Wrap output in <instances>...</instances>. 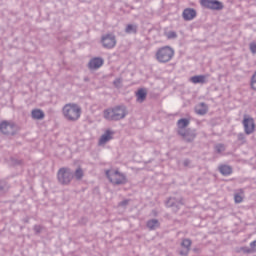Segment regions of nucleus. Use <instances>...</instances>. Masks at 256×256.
Wrapping results in <instances>:
<instances>
[{"label": "nucleus", "instance_id": "2f4dec72", "mask_svg": "<svg viewBox=\"0 0 256 256\" xmlns=\"http://www.w3.org/2000/svg\"><path fill=\"white\" fill-rule=\"evenodd\" d=\"M250 249L252 253H256V240L250 243Z\"/></svg>", "mask_w": 256, "mask_h": 256}, {"label": "nucleus", "instance_id": "c9c22d12", "mask_svg": "<svg viewBox=\"0 0 256 256\" xmlns=\"http://www.w3.org/2000/svg\"><path fill=\"white\" fill-rule=\"evenodd\" d=\"M180 255H189V251L187 250H181Z\"/></svg>", "mask_w": 256, "mask_h": 256}, {"label": "nucleus", "instance_id": "a211bd4d", "mask_svg": "<svg viewBox=\"0 0 256 256\" xmlns=\"http://www.w3.org/2000/svg\"><path fill=\"white\" fill-rule=\"evenodd\" d=\"M190 81L192 83H194V85H197L198 83L203 85V84L207 83V76H205V75L192 76L190 78Z\"/></svg>", "mask_w": 256, "mask_h": 256}, {"label": "nucleus", "instance_id": "5701e85b", "mask_svg": "<svg viewBox=\"0 0 256 256\" xmlns=\"http://www.w3.org/2000/svg\"><path fill=\"white\" fill-rule=\"evenodd\" d=\"M85 173L83 172V169L81 167L77 168L73 174V177H75V179L77 181H81V179H83Z\"/></svg>", "mask_w": 256, "mask_h": 256}, {"label": "nucleus", "instance_id": "39448f33", "mask_svg": "<svg viewBox=\"0 0 256 256\" xmlns=\"http://www.w3.org/2000/svg\"><path fill=\"white\" fill-rule=\"evenodd\" d=\"M57 179L60 185H70L73 181V171L70 168H60L57 173Z\"/></svg>", "mask_w": 256, "mask_h": 256}, {"label": "nucleus", "instance_id": "412c9836", "mask_svg": "<svg viewBox=\"0 0 256 256\" xmlns=\"http://www.w3.org/2000/svg\"><path fill=\"white\" fill-rule=\"evenodd\" d=\"M137 29H139L137 24H128L126 25L125 33L128 35H136Z\"/></svg>", "mask_w": 256, "mask_h": 256}, {"label": "nucleus", "instance_id": "72a5a7b5", "mask_svg": "<svg viewBox=\"0 0 256 256\" xmlns=\"http://www.w3.org/2000/svg\"><path fill=\"white\" fill-rule=\"evenodd\" d=\"M113 83L116 87H120L122 80L121 78H116Z\"/></svg>", "mask_w": 256, "mask_h": 256}, {"label": "nucleus", "instance_id": "7c9ffc66", "mask_svg": "<svg viewBox=\"0 0 256 256\" xmlns=\"http://www.w3.org/2000/svg\"><path fill=\"white\" fill-rule=\"evenodd\" d=\"M34 231H35L36 234L41 233V231H43V226H41V225H35V226H34Z\"/></svg>", "mask_w": 256, "mask_h": 256}, {"label": "nucleus", "instance_id": "c85d7f7f", "mask_svg": "<svg viewBox=\"0 0 256 256\" xmlns=\"http://www.w3.org/2000/svg\"><path fill=\"white\" fill-rule=\"evenodd\" d=\"M251 87L254 91H256V72L253 74L251 78Z\"/></svg>", "mask_w": 256, "mask_h": 256}, {"label": "nucleus", "instance_id": "c756f323", "mask_svg": "<svg viewBox=\"0 0 256 256\" xmlns=\"http://www.w3.org/2000/svg\"><path fill=\"white\" fill-rule=\"evenodd\" d=\"M249 49H250L251 53H253V55H255L256 54V42L250 43Z\"/></svg>", "mask_w": 256, "mask_h": 256}, {"label": "nucleus", "instance_id": "9d476101", "mask_svg": "<svg viewBox=\"0 0 256 256\" xmlns=\"http://www.w3.org/2000/svg\"><path fill=\"white\" fill-rule=\"evenodd\" d=\"M177 133L183 138L184 141H186V143H192V141H195V137H197V132L189 128L184 131H177Z\"/></svg>", "mask_w": 256, "mask_h": 256}, {"label": "nucleus", "instance_id": "f8f14e48", "mask_svg": "<svg viewBox=\"0 0 256 256\" xmlns=\"http://www.w3.org/2000/svg\"><path fill=\"white\" fill-rule=\"evenodd\" d=\"M182 17L184 21H193L197 17V11L193 8H186L183 10Z\"/></svg>", "mask_w": 256, "mask_h": 256}, {"label": "nucleus", "instance_id": "393cba45", "mask_svg": "<svg viewBox=\"0 0 256 256\" xmlns=\"http://www.w3.org/2000/svg\"><path fill=\"white\" fill-rule=\"evenodd\" d=\"M182 247H184L185 250L190 251L191 250V240L190 239H184L181 243Z\"/></svg>", "mask_w": 256, "mask_h": 256}, {"label": "nucleus", "instance_id": "cd10ccee", "mask_svg": "<svg viewBox=\"0 0 256 256\" xmlns=\"http://www.w3.org/2000/svg\"><path fill=\"white\" fill-rule=\"evenodd\" d=\"M167 39H177V32L175 31H168L165 33Z\"/></svg>", "mask_w": 256, "mask_h": 256}, {"label": "nucleus", "instance_id": "aec40b11", "mask_svg": "<svg viewBox=\"0 0 256 256\" xmlns=\"http://www.w3.org/2000/svg\"><path fill=\"white\" fill-rule=\"evenodd\" d=\"M207 111H209V108L207 107V104L203 102L196 107L197 115H206Z\"/></svg>", "mask_w": 256, "mask_h": 256}, {"label": "nucleus", "instance_id": "7ed1b4c3", "mask_svg": "<svg viewBox=\"0 0 256 256\" xmlns=\"http://www.w3.org/2000/svg\"><path fill=\"white\" fill-rule=\"evenodd\" d=\"M155 56L158 63H169L175 57V50L171 46H163L157 50Z\"/></svg>", "mask_w": 256, "mask_h": 256}, {"label": "nucleus", "instance_id": "473e14b6", "mask_svg": "<svg viewBox=\"0 0 256 256\" xmlns=\"http://www.w3.org/2000/svg\"><path fill=\"white\" fill-rule=\"evenodd\" d=\"M129 205V199L123 200L119 203L120 207H127Z\"/></svg>", "mask_w": 256, "mask_h": 256}, {"label": "nucleus", "instance_id": "2eb2a0df", "mask_svg": "<svg viewBox=\"0 0 256 256\" xmlns=\"http://www.w3.org/2000/svg\"><path fill=\"white\" fill-rule=\"evenodd\" d=\"M191 121L187 118H182L177 121V131H186V127H189Z\"/></svg>", "mask_w": 256, "mask_h": 256}, {"label": "nucleus", "instance_id": "6e6552de", "mask_svg": "<svg viewBox=\"0 0 256 256\" xmlns=\"http://www.w3.org/2000/svg\"><path fill=\"white\" fill-rule=\"evenodd\" d=\"M242 125L246 135H252V133H255V120L252 117L245 116L242 121Z\"/></svg>", "mask_w": 256, "mask_h": 256}, {"label": "nucleus", "instance_id": "4c0bfd02", "mask_svg": "<svg viewBox=\"0 0 256 256\" xmlns=\"http://www.w3.org/2000/svg\"><path fill=\"white\" fill-rule=\"evenodd\" d=\"M84 81H85V82H89V77H85V78H84Z\"/></svg>", "mask_w": 256, "mask_h": 256}, {"label": "nucleus", "instance_id": "f257e3e1", "mask_svg": "<svg viewBox=\"0 0 256 256\" xmlns=\"http://www.w3.org/2000/svg\"><path fill=\"white\" fill-rule=\"evenodd\" d=\"M103 117L106 121H121L127 117V107L118 105L103 111Z\"/></svg>", "mask_w": 256, "mask_h": 256}, {"label": "nucleus", "instance_id": "bb28decb", "mask_svg": "<svg viewBox=\"0 0 256 256\" xmlns=\"http://www.w3.org/2000/svg\"><path fill=\"white\" fill-rule=\"evenodd\" d=\"M215 151L217 153H223L225 151V145L224 144H216L215 147H214Z\"/></svg>", "mask_w": 256, "mask_h": 256}, {"label": "nucleus", "instance_id": "4be33fe9", "mask_svg": "<svg viewBox=\"0 0 256 256\" xmlns=\"http://www.w3.org/2000/svg\"><path fill=\"white\" fill-rule=\"evenodd\" d=\"M138 103H143L147 99V92L144 89L138 90L136 93Z\"/></svg>", "mask_w": 256, "mask_h": 256}, {"label": "nucleus", "instance_id": "f3484780", "mask_svg": "<svg viewBox=\"0 0 256 256\" xmlns=\"http://www.w3.org/2000/svg\"><path fill=\"white\" fill-rule=\"evenodd\" d=\"M32 119L36 121H41V119H45V112L41 109H33L31 112Z\"/></svg>", "mask_w": 256, "mask_h": 256}, {"label": "nucleus", "instance_id": "ddd939ff", "mask_svg": "<svg viewBox=\"0 0 256 256\" xmlns=\"http://www.w3.org/2000/svg\"><path fill=\"white\" fill-rule=\"evenodd\" d=\"M103 63H105V61L101 57L92 58L88 63V67L89 69H99L103 67Z\"/></svg>", "mask_w": 256, "mask_h": 256}, {"label": "nucleus", "instance_id": "4468645a", "mask_svg": "<svg viewBox=\"0 0 256 256\" xmlns=\"http://www.w3.org/2000/svg\"><path fill=\"white\" fill-rule=\"evenodd\" d=\"M114 134L115 132L111 130H106L105 133L99 139V145H105V143H108V141H111V139H113Z\"/></svg>", "mask_w": 256, "mask_h": 256}, {"label": "nucleus", "instance_id": "0eeeda50", "mask_svg": "<svg viewBox=\"0 0 256 256\" xmlns=\"http://www.w3.org/2000/svg\"><path fill=\"white\" fill-rule=\"evenodd\" d=\"M101 43L104 49H114L117 45V38L113 34H105L101 37Z\"/></svg>", "mask_w": 256, "mask_h": 256}, {"label": "nucleus", "instance_id": "b1692460", "mask_svg": "<svg viewBox=\"0 0 256 256\" xmlns=\"http://www.w3.org/2000/svg\"><path fill=\"white\" fill-rule=\"evenodd\" d=\"M245 195L243 194V190H240V192L234 194V201L235 203H243V198Z\"/></svg>", "mask_w": 256, "mask_h": 256}, {"label": "nucleus", "instance_id": "dca6fc26", "mask_svg": "<svg viewBox=\"0 0 256 256\" xmlns=\"http://www.w3.org/2000/svg\"><path fill=\"white\" fill-rule=\"evenodd\" d=\"M218 171L223 175L224 177H229L231 173H233V168L229 165H220L218 167Z\"/></svg>", "mask_w": 256, "mask_h": 256}, {"label": "nucleus", "instance_id": "f03ea898", "mask_svg": "<svg viewBox=\"0 0 256 256\" xmlns=\"http://www.w3.org/2000/svg\"><path fill=\"white\" fill-rule=\"evenodd\" d=\"M62 114L66 121L75 123L81 119V107L75 103L65 104L62 108Z\"/></svg>", "mask_w": 256, "mask_h": 256}, {"label": "nucleus", "instance_id": "a878e982", "mask_svg": "<svg viewBox=\"0 0 256 256\" xmlns=\"http://www.w3.org/2000/svg\"><path fill=\"white\" fill-rule=\"evenodd\" d=\"M237 139L241 143V145H245V143H247V138L245 137V134H243V133H239L237 135Z\"/></svg>", "mask_w": 256, "mask_h": 256}, {"label": "nucleus", "instance_id": "e433bc0d", "mask_svg": "<svg viewBox=\"0 0 256 256\" xmlns=\"http://www.w3.org/2000/svg\"><path fill=\"white\" fill-rule=\"evenodd\" d=\"M184 165H185V167H187V165H189V160H185Z\"/></svg>", "mask_w": 256, "mask_h": 256}, {"label": "nucleus", "instance_id": "6ab92c4d", "mask_svg": "<svg viewBox=\"0 0 256 256\" xmlns=\"http://www.w3.org/2000/svg\"><path fill=\"white\" fill-rule=\"evenodd\" d=\"M159 225L160 223L157 219L148 220L146 223V227H148L150 231H155V229H159Z\"/></svg>", "mask_w": 256, "mask_h": 256}, {"label": "nucleus", "instance_id": "f704fd0d", "mask_svg": "<svg viewBox=\"0 0 256 256\" xmlns=\"http://www.w3.org/2000/svg\"><path fill=\"white\" fill-rule=\"evenodd\" d=\"M5 193V187L0 184V195H3Z\"/></svg>", "mask_w": 256, "mask_h": 256}, {"label": "nucleus", "instance_id": "9b49d317", "mask_svg": "<svg viewBox=\"0 0 256 256\" xmlns=\"http://www.w3.org/2000/svg\"><path fill=\"white\" fill-rule=\"evenodd\" d=\"M166 207H172L174 213H177L179 211L181 205H183V198H175V197H170L166 203Z\"/></svg>", "mask_w": 256, "mask_h": 256}, {"label": "nucleus", "instance_id": "423d86ee", "mask_svg": "<svg viewBox=\"0 0 256 256\" xmlns=\"http://www.w3.org/2000/svg\"><path fill=\"white\" fill-rule=\"evenodd\" d=\"M200 4L205 9H211L212 11H221L223 9V3L218 0H201Z\"/></svg>", "mask_w": 256, "mask_h": 256}, {"label": "nucleus", "instance_id": "20e7f679", "mask_svg": "<svg viewBox=\"0 0 256 256\" xmlns=\"http://www.w3.org/2000/svg\"><path fill=\"white\" fill-rule=\"evenodd\" d=\"M106 177L113 185H125L127 183V176L119 170H106Z\"/></svg>", "mask_w": 256, "mask_h": 256}, {"label": "nucleus", "instance_id": "1a4fd4ad", "mask_svg": "<svg viewBox=\"0 0 256 256\" xmlns=\"http://www.w3.org/2000/svg\"><path fill=\"white\" fill-rule=\"evenodd\" d=\"M0 131L3 135L15 134V123L9 121H3L0 123Z\"/></svg>", "mask_w": 256, "mask_h": 256}]
</instances>
